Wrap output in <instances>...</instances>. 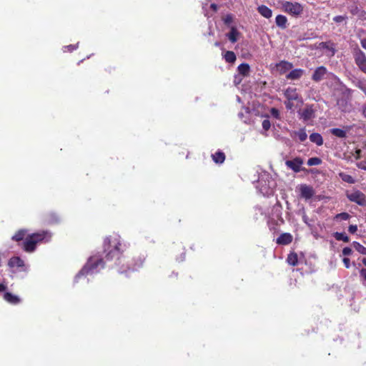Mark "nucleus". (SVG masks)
<instances>
[{
	"mask_svg": "<svg viewBox=\"0 0 366 366\" xmlns=\"http://www.w3.org/2000/svg\"><path fill=\"white\" fill-rule=\"evenodd\" d=\"M104 251L106 252V261L116 259V265L119 267L120 273L128 271H137L142 268L145 262L143 254L134 253L131 256L123 255L126 244L122 242L119 236H109L104 239Z\"/></svg>",
	"mask_w": 366,
	"mask_h": 366,
	"instance_id": "obj_1",
	"label": "nucleus"
},
{
	"mask_svg": "<svg viewBox=\"0 0 366 366\" xmlns=\"http://www.w3.org/2000/svg\"><path fill=\"white\" fill-rule=\"evenodd\" d=\"M51 238V232L44 230L28 234L23 242V249L26 252H32L38 243L48 242Z\"/></svg>",
	"mask_w": 366,
	"mask_h": 366,
	"instance_id": "obj_2",
	"label": "nucleus"
},
{
	"mask_svg": "<svg viewBox=\"0 0 366 366\" xmlns=\"http://www.w3.org/2000/svg\"><path fill=\"white\" fill-rule=\"evenodd\" d=\"M104 259L99 257H92L89 259L87 263L81 269L79 274L76 276V278H79L81 275L93 274L99 271V267H104Z\"/></svg>",
	"mask_w": 366,
	"mask_h": 366,
	"instance_id": "obj_3",
	"label": "nucleus"
},
{
	"mask_svg": "<svg viewBox=\"0 0 366 366\" xmlns=\"http://www.w3.org/2000/svg\"><path fill=\"white\" fill-rule=\"evenodd\" d=\"M282 10L292 16H299L303 12V6L297 2L283 1L281 3Z\"/></svg>",
	"mask_w": 366,
	"mask_h": 366,
	"instance_id": "obj_4",
	"label": "nucleus"
},
{
	"mask_svg": "<svg viewBox=\"0 0 366 366\" xmlns=\"http://www.w3.org/2000/svg\"><path fill=\"white\" fill-rule=\"evenodd\" d=\"M346 196L350 202L362 207L366 206V195L361 191L352 190V192H347Z\"/></svg>",
	"mask_w": 366,
	"mask_h": 366,
	"instance_id": "obj_5",
	"label": "nucleus"
},
{
	"mask_svg": "<svg viewBox=\"0 0 366 366\" xmlns=\"http://www.w3.org/2000/svg\"><path fill=\"white\" fill-rule=\"evenodd\" d=\"M298 114L300 119H302L304 122H307L308 120L313 119L315 116V111L313 108V105L307 104L304 109L298 111Z\"/></svg>",
	"mask_w": 366,
	"mask_h": 366,
	"instance_id": "obj_6",
	"label": "nucleus"
},
{
	"mask_svg": "<svg viewBox=\"0 0 366 366\" xmlns=\"http://www.w3.org/2000/svg\"><path fill=\"white\" fill-rule=\"evenodd\" d=\"M285 164L293 172L297 173L302 170L301 167L303 164V159L301 157H295L292 160H287Z\"/></svg>",
	"mask_w": 366,
	"mask_h": 366,
	"instance_id": "obj_7",
	"label": "nucleus"
},
{
	"mask_svg": "<svg viewBox=\"0 0 366 366\" xmlns=\"http://www.w3.org/2000/svg\"><path fill=\"white\" fill-rule=\"evenodd\" d=\"M355 61L358 68L366 74V56L362 51L355 54Z\"/></svg>",
	"mask_w": 366,
	"mask_h": 366,
	"instance_id": "obj_8",
	"label": "nucleus"
},
{
	"mask_svg": "<svg viewBox=\"0 0 366 366\" xmlns=\"http://www.w3.org/2000/svg\"><path fill=\"white\" fill-rule=\"evenodd\" d=\"M284 95L287 100L302 102V97L297 93L296 88L288 87L284 92Z\"/></svg>",
	"mask_w": 366,
	"mask_h": 366,
	"instance_id": "obj_9",
	"label": "nucleus"
},
{
	"mask_svg": "<svg viewBox=\"0 0 366 366\" xmlns=\"http://www.w3.org/2000/svg\"><path fill=\"white\" fill-rule=\"evenodd\" d=\"M300 196L305 198V199H311L315 194V190L312 188V187L307 184L300 185Z\"/></svg>",
	"mask_w": 366,
	"mask_h": 366,
	"instance_id": "obj_10",
	"label": "nucleus"
},
{
	"mask_svg": "<svg viewBox=\"0 0 366 366\" xmlns=\"http://www.w3.org/2000/svg\"><path fill=\"white\" fill-rule=\"evenodd\" d=\"M292 235L290 233H282L277 239V244L280 245H287L292 242Z\"/></svg>",
	"mask_w": 366,
	"mask_h": 366,
	"instance_id": "obj_11",
	"label": "nucleus"
},
{
	"mask_svg": "<svg viewBox=\"0 0 366 366\" xmlns=\"http://www.w3.org/2000/svg\"><path fill=\"white\" fill-rule=\"evenodd\" d=\"M292 67L293 64L287 61H281L280 62L276 64L277 70L281 74L286 73L287 71L292 69Z\"/></svg>",
	"mask_w": 366,
	"mask_h": 366,
	"instance_id": "obj_12",
	"label": "nucleus"
},
{
	"mask_svg": "<svg viewBox=\"0 0 366 366\" xmlns=\"http://www.w3.org/2000/svg\"><path fill=\"white\" fill-rule=\"evenodd\" d=\"M317 48L320 49L328 50L331 52V56H334L336 52L335 44L331 41L320 42Z\"/></svg>",
	"mask_w": 366,
	"mask_h": 366,
	"instance_id": "obj_13",
	"label": "nucleus"
},
{
	"mask_svg": "<svg viewBox=\"0 0 366 366\" xmlns=\"http://www.w3.org/2000/svg\"><path fill=\"white\" fill-rule=\"evenodd\" d=\"M327 72V69L325 66H319L317 67L313 74H312V79L313 81H320V80L322 79L323 76H325V74H326Z\"/></svg>",
	"mask_w": 366,
	"mask_h": 366,
	"instance_id": "obj_14",
	"label": "nucleus"
},
{
	"mask_svg": "<svg viewBox=\"0 0 366 366\" xmlns=\"http://www.w3.org/2000/svg\"><path fill=\"white\" fill-rule=\"evenodd\" d=\"M304 74V70L302 69H295L292 70L288 74H287L286 78L290 80H297L300 79Z\"/></svg>",
	"mask_w": 366,
	"mask_h": 366,
	"instance_id": "obj_15",
	"label": "nucleus"
},
{
	"mask_svg": "<svg viewBox=\"0 0 366 366\" xmlns=\"http://www.w3.org/2000/svg\"><path fill=\"white\" fill-rule=\"evenodd\" d=\"M4 299L11 305H18L21 302V300L18 296L9 292H6L4 294Z\"/></svg>",
	"mask_w": 366,
	"mask_h": 366,
	"instance_id": "obj_16",
	"label": "nucleus"
},
{
	"mask_svg": "<svg viewBox=\"0 0 366 366\" xmlns=\"http://www.w3.org/2000/svg\"><path fill=\"white\" fill-rule=\"evenodd\" d=\"M239 35L240 33L235 26H231L230 31L226 34L227 37L232 43L237 42Z\"/></svg>",
	"mask_w": 366,
	"mask_h": 366,
	"instance_id": "obj_17",
	"label": "nucleus"
},
{
	"mask_svg": "<svg viewBox=\"0 0 366 366\" xmlns=\"http://www.w3.org/2000/svg\"><path fill=\"white\" fill-rule=\"evenodd\" d=\"M8 265L10 267H23L24 262L19 257H13L9 260Z\"/></svg>",
	"mask_w": 366,
	"mask_h": 366,
	"instance_id": "obj_18",
	"label": "nucleus"
},
{
	"mask_svg": "<svg viewBox=\"0 0 366 366\" xmlns=\"http://www.w3.org/2000/svg\"><path fill=\"white\" fill-rule=\"evenodd\" d=\"M27 229H19L11 237V239L15 242H20L24 239L27 236Z\"/></svg>",
	"mask_w": 366,
	"mask_h": 366,
	"instance_id": "obj_19",
	"label": "nucleus"
},
{
	"mask_svg": "<svg viewBox=\"0 0 366 366\" xmlns=\"http://www.w3.org/2000/svg\"><path fill=\"white\" fill-rule=\"evenodd\" d=\"M275 23L278 27L285 29L287 26V19L285 16L279 14L276 16Z\"/></svg>",
	"mask_w": 366,
	"mask_h": 366,
	"instance_id": "obj_20",
	"label": "nucleus"
},
{
	"mask_svg": "<svg viewBox=\"0 0 366 366\" xmlns=\"http://www.w3.org/2000/svg\"><path fill=\"white\" fill-rule=\"evenodd\" d=\"M257 11L262 16L267 19H269L272 15V10L265 5L259 6Z\"/></svg>",
	"mask_w": 366,
	"mask_h": 366,
	"instance_id": "obj_21",
	"label": "nucleus"
},
{
	"mask_svg": "<svg viewBox=\"0 0 366 366\" xmlns=\"http://www.w3.org/2000/svg\"><path fill=\"white\" fill-rule=\"evenodd\" d=\"M225 154L222 151H217L214 154H212V160L216 164H222L225 160Z\"/></svg>",
	"mask_w": 366,
	"mask_h": 366,
	"instance_id": "obj_22",
	"label": "nucleus"
},
{
	"mask_svg": "<svg viewBox=\"0 0 366 366\" xmlns=\"http://www.w3.org/2000/svg\"><path fill=\"white\" fill-rule=\"evenodd\" d=\"M45 220L49 224H56L60 222V217L55 212H50L46 215Z\"/></svg>",
	"mask_w": 366,
	"mask_h": 366,
	"instance_id": "obj_23",
	"label": "nucleus"
},
{
	"mask_svg": "<svg viewBox=\"0 0 366 366\" xmlns=\"http://www.w3.org/2000/svg\"><path fill=\"white\" fill-rule=\"evenodd\" d=\"M238 72L244 76H247L249 74L250 67L247 63H242L238 66Z\"/></svg>",
	"mask_w": 366,
	"mask_h": 366,
	"instance_id": "obj_24",
	"label": "nucleus"
},
{
	"mask_svg": "<svg viewBox=\"0 0 366 366\" xmlns=\"http://www.w3.org/2000/svg\"><path fill=\"white\" fill-rule=\"evenodd\" d=\"M310 140L315 143L317 146H321L323 144V139L322 137L319 133H312L310 136Z\"/></svg>",
	"mask_w": 366,
	"mask_h": 366,
	"instance_id": "obj_25",
	"label": "nucleus"
},
{
	"mask_svg": "<svg viewBox=\"0 0 366 366\" xmlns=\"http://www.w3.org/2000/svg\"><path fill=\"white\" fill-rule=\"evenodd\" d=\"M287 262L292 266H296L298 263V257L297 253L291 252L288 254Z\"/></svg>",
	"mask_w": 366,
	"mask_h": 366,
	"instance_id": "obj_26",
	"label": "nucleus"
},
{
	"mask_svg": "<svg viewBox=\"0 0 366 366\" xmlns=\"http://www.w3.org/2000/svg\"><path fill=\"white\" fill-rule=\"evenodd\" d=\"M224 59L227 63H234L236 61L237 57L234 51H227L224 54Z\"/></svg>",
	"mask_w": 366,
	"mask_h": 366,
	"instance_id": "obj_27",
	"label": "nucleus"
},
{
	"mask_svg": "<svg viewBox=\"0 0 366 366\" xmlns=\"http://www.w3.org/2000/svg\"><path fill=\"white\" fill-rule=\"evenodd\" d=\"M330 133L333 134L335 137H340V138H345L346 137V132L342 129L339 128H333L330 129Z\"/></svg>",
	"mask_w": 366,
	"mask_h": 366,
	"instance_id": "obj_28",
	"label": "nucleus"
},
{
	"mask_svg": "<svg viewBox=\"0 0 366 366\" xmlns=\"http://www.w3.org/2000/svg\"><path fill=\"white\" fill-rule=\"evenodd\" d=\"M339 175L341 179L347 183L354 184L355 182L354 178L348 174H346L345 172H340Z\"/></svg>",
	"mask_w": 366,
	"mask_h": 366,
	"instance_id": "obj_29",
	"label": "nucleus"
},
{
	"mask_svg": "<svg viewBox=\"0 0 366 366\" xmlns=\"http://www.w3.org/2000/svg\"><path fill=\"white\" fill-rule=\"evenodd\" d=\"M335 238L337 241H343L344 242H348L350 241V238L345 232H335L334 234Z\"/></svg>",
	"mask_w": 366,
	"mask_h": 366,
	"instance_id": "obj_30",
	"label": "nucleus"
},
{
	"mask_svg": "<svg viewBox=\"0 0 366 366\" xmlns=\"http://www.w3.org/2000/svg\"><path fill=\"white\" fill-rule=\"evenodd\" d=\"M353 247L360 254L366 255V247L357 242H352Z\"/></svg>",
	"mask_w": 366,
	"mask_h": 366,
	"instance_id": "obj_31",
	"label": "nucleus"
},
{
	"mask_svg": "<svg viewBox=\"0 0 366 366\" xmlns=\"http://www.w3.org/2000/svg\"><path fill=\"white\" fill-rule=\"evenodd\" d=\"M296 134L297 135L299 140L301 142H305L307 138V134L305 129H300L297 132H296Z\"/></svg>",
	"mask_w": 366,
	"mask_h": 366,
	"instance_id": "obj_32",
	"label": "nucleus"
},
{
	"mask_svg": "<svg viewBox=\"0 0 366 366\" xmlns=\"http://www.w3.org/2000/svg\"><path fill=\"white\" fill-rule=\"evenodd\" d=\"M222 21L225 25H227V26H229L230 24L233 22V15L231 14H228L225 15L222 18Z\"/></svg>",
	"mask_w": 366,
	"mask_h": 366,
	"instance_id": "obj_33",
	"label": "nucleus"
},
{
	"mask_svg": "<svg viewBox=\"0 0 366 366\" xmlns=\"http://www.w3.org/2000/svg\"><path fill=\"white\" fill-rule=\"evenodd\" d=\"M320 163H321V159L318 157H312V158H310L307 161V164L309 166L319 165Z\"/></svg>",
	"mask_w": 366,
	"mask_h": 366,
	"instance_id": "obj_34",
	"label": "nucleus"
},
{
	"mask_svg": "<svg viewBox=\"0 0 366 366\" xmlns=\"http://www.w3.org/2000/svg\"><path fill=\"white\" fill-rule=\"evenodd\" d=\"M350 217V215L347 212H342L340 214H337L335 219H341V220H347Z\"/></svg>",
	"mask_w": 366,
	"mask_h": 366,
	"instance_id": "obj_35",
	"label": "nucleus"
},
{
	"mask_svg": "<svg viewBox=\"0 0 366 366\" xmlns=\"http://www.w3.org/2000/svg\"><path fill=\"white\" fill-rule=\"evenodd\" d=\"M270 114L272 117H274L277 119H281L280 112L279 109H277V108H274V107L271 108Z\"/></svg>",
	"mask_w": 366,
	"mask_h": 366,
	"instance_id": "obj_36",
	"label": "nucleus"
},
{
	"mask_svg": "<svg viewBox=\"0 0 366 366\" xmlns=\"http://www.w3.org/2000/svg\"><path fill=\"white\" fill-rule=\"evenodd\" d=\"M77 47H78V44H69V45L64 46L63 51H64V52H71L74 50L76 49Z\"/></svg>",
	"mask_w": 366,
	"mask_h": 366,
	"instance_id": "obj_37",
	"label": "nucleus"
},
{
	"mask_svg": "<svg viewBox=\"0 0 366 366\" xmlns=\"http://www.w3.org/2000/svg\"><path fill=\"white\" fill-rule=\"evenodd\" d=\"M262 125V128L265 131H268L270 129L271 123L269 119H264V120H263Z\"/></svg>",
	"mask_w": 366,
	"mask_h": 366,
	"instance_id": "obj_38",
	"label": "nucleus"
},
{
	"mask_svg": "<svg viewBox=\"0 0 366 366\" xmlns=\"http://www.w3.org/2000/svg\"><path fill=\"white\" fill-rule=\"evenodd\" d=\"M347 16H336L333 18V21L336 23H340L347 19Z\"/></svg>",
	"mask_w": 366,
	"mask_h": 366,
	"instance_id": "obj_39",
	"label": "nucleus"
},
{
	"mask_svg": "<svg viewBox=\"0 0 366 366\" xmlns=\"http://www.w3.org/2000/svg\"><path fill=\"white\" fill-rule=\"evenodd\" d=\"M352 253V249L348 247H346L343 248V249H342V254L345 256H349Z\"/></svg>",
	"mask_w": 366,
	"mask_h": 366,
	"instance_id": "obj_40",
	"label": "nucleus"
},
{
	"mask_svg": "<svg viewBox=\"0 0 366 366\" xmlns=\"http://www.w3.org/2000/svg\"><path fill=\"white\" fill-rule=\"evenodd\" d=\"M357 231V226L351 224L348 227V232L351 234H355Z\"/></svg>",
	"mask_w": 366,
	"mask_h": 366,
	"instance_id": "obj_41",
	"label": "nucleus"
},
{
	"mask_svg": "<svg viewBox=\"0 0 366 366\" xmlns=\"http://www.w3.org/2000/svg\"><path fill=\"white\" fill-rule=\"evenodd\" d=\"M285 105L288 110H291L294 107V104L292 103V101L287 100L285 102Z\"/></svg>",
	"mask_w": 366,
	"mask_h": 366,
	"instance_id": "obj_42",
	"label": "nucleus"
},
{
	"mask_svg": "<svg viewBox=\"0 0 366 366\" xmlns=\"http://www.w3.org/2000/svg\"><path fill=\"white\" fill-rule=\"evenodd\" d=\"M358 88L365 94L366 96V83H359Z\"/></svg>",
	"mask_w": 366,
	"mask_h": 366,
	"instance_id": "obj_43",
	"label": "nucleus"
},
{
	"mask_svg": "<svg viewBox=\"0 0 366 366\" xmlns=\"http://www.w3.org/2000/svg\"><path fill=\"white\" fill-rule=\"evenodd\" d=\"M358 168L366 171V161L360 162L357 164Z\"/></svg>",
	"mask_w": 366,
	"mask_h": 366,
	"instance_id": "obj_44",
	"label": "nucleus"
},
{
	"mask_svg": "<svg viewBox=\"0 0 366 366\" xmlns=\"http://www.w3.org/2000/svg\"><path fill=\"white\" fill-rule=\"evenodd\" d=\"M342 261L346 268H349L350 267V260L349 258L344 257Z\"/></svg>",
	"mask_w": 366,
	"mask_h": 366,
	"instance_id": "obj_45",
	"label": "nucleus"
},
{
	"mask_svg": "<svg viewBox=\"0 0 366 366\" xmlns=\"http://www.w3.org/2000/svg\"><path fill=\"white\" fill-rule=\"evenodd\" d=\"M360 276L362 277L365 280H366V269H361L360 271Z\"/></svg>",
	"mask_w": 366,
	"mask_h": 366,
	"instance_id": "obj_46",
	"label": "nucleus"
},
{
	"mask_svg": "<svg viewBox=\"0 0 366 366\" xmlns=\"http://www.w3.org/2000/svg\"><path fill=\"white\" fill-rule=\"evenodd\" d=\"M7 287L4 284H0V292L6 291Z\"/></svg>",
	"mask_w": 366,
	"mask_h": 366,
	"instance_id": "obj_47",
	"label": "nucleus"
},
{
	"mask_svg": "<svg viewBox=\"0 0 366 366\" xmlns=\"http://www.w3.org/2000/svg\"><path fill=\"white\" fill-rule=\"evenodd\" d=\"M210 8H211L214 11H215V12H216V11H217V9H218V6H217V5L216 4H212L210 5Z\"/></svg>",
	"mask_w": 366,
	"mask_h": 366,
	"instance_id": "obj_48",
	"label": "nucleus"
},
{
	"mask_svg": "<svg viewBox=\"0 0 366 366\" xmlns=\"http://www.w3.org/2000/svg\"><path fill=\"white\" fill-rule=\"evenodd\" d=\"M362 115L366 118V103L362 106Z\"/></svg>",
	"mask_w": 366,
	"mask_h": 366,
	"instance_id": "obj_49",
	"label": "nucleus"
},
{
	"mask_svg": "<svg viewBox=\"0 0 366 366\" xmlns=\"http://www.w3.org/2000/svg\"><path fill=\"white\" fill-rule=\"evenodd\" d=\"M362 46L366 49V38L361 40Z\"/></svg>",
	"mask_w": 366,
	"mask_h": 366,
	"instance_id": "obj_50",
	"label": "nucleus"
},
{
	"mask_svg": "<svg viewBox=\"0 0 366 366\" xmlns=\"http://www.w3.org/2000/svg\"><path fill=\"white\" fill-rule=\"evenodd\" d=\"M362 262L366 266V258H363Z\"/></svg>",
	"mask_w": 366,
	"mask_h": 366,
	"instance_id": "obj_51",
	"label": "nucleus"
},
{
	"mask_svg": "<svg viewBox=\"0 0 366 366\" xmlns=\"http://www.w3.org/2000/svg\"><path fill=\"white\" fill-rule=\"evenodd\" d=\"M351 12L352 14H355V10H352Z\"/></svg>",
	"mask_w": 366,
	"mask_h": 366,
	"instance_id": "obj_52",
	"label": "nucleus"
},
{
	"mask_svg": "<svg viewBox=\"0 0 366 366\" xmlns=\"http://www.w3.org/2000/svg\"><path fill=\"white\" fill-rule=\"evenodd\" d=\"M215 45H216V46H218V45H219V43H218V42H216V43H215Z\"/></svg>",
	"mask_w": 366,
	"mask_h": 366,
	"instance_id": "obj_53",
	"label": "nucleus"
}]
</instances>
